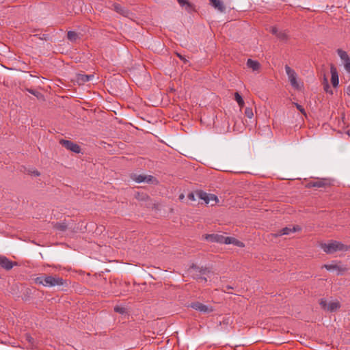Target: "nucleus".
I'll use <instances>...</instances> for the list:
<instances>
[{"label":"nucleus","instance_id":"412c9836","mask_svg":"<svg viewBox=\"0 0 350 350\" xmlns=\"http://www.w3.org/2000/svg\"><path fill=\"white\" fill-rule=\"evenodd\" d=\"M24 339L28 343V347L33 348L35 346V341L33 337L29 334H25Z\"/></svg>","mask_w":350,"mask_h":350},{"label":"nucleus","instance_id":"7c9ffc66","mask_svg":"<svg viewBox=\"0 0 350 350\" xmlns=\"http://www.w3.org/2000/svg\"><path fill=\"white\" fill-rule=\"evenodd\" d=\"M28 174L35 176H39L40 175V173L37 170L34 169L28 170Z\"/></svg>","mask_w":350,"mask_h":350},{"label":"nucleus","instance_id":"ea45409f","mask_svg":"<svg viewBox=\"0 0 350 350\" xmlns=\"http://www.w3.org/2000/svg\"><path fill=\"white\" fill-rule=\"evenodd\" d=\"M199 272H200V273H202V274H204V273H205V272H206V269H200V270H199Z\"/></svg>","mask_w":350,"mask_h":350},{"label":"nucleus","instance_id":"473e14b6","mask_svg":"<svg viewBox=\"0 0 350 350\" xmlns=\"http://www.w3.org/2000/svg\"><path fill=\"white\" fill-rule=\"evenodd\" d=\"M323 89L327 93H329L330 94H333V92L331 90L330 86L329 85V83L323 85Z\"/></svg>","mask_w":350,"mask_h":350},{"label":"nucleus","instance_id":"c9c22d12","mask_svg":"<svg viewBox=\"0 0 350 350\" xmlns=\"http://www.w3.org/2000/svg\"><path fill=\"white\" fill-rule=\"evenodd\" d=\"M198 281L199 282H206V278H204V277H198L196 278Z\"/></svg>","mask_w":350,"mask_h":350},{"label":"nucleus","instance_id":"37998d69","mask_svg":"<svg viewBox=\"0 0 350 350\" xmlns=\"http://www.w3.org/2000/svg\"><path fill=\"white\" fill-rule=\"evenodd\" d=\"M347 134L350 137V129L347 131Z\"/></svg>","mask_w":350,"mask_h":350},{"label":"nucleus","instance_id":"f704fd0d","mask_svg":"<svg viewBox=\"0 0 350 350\" xmlns=\"http://www.w3.org/2000/svg\"><path fill=\"white\" fill-rule=\"evenodd\" d=\"M187 198L191 201L195 200V195L193 193H189Z\"/></svg>","mask_w":350,"mask_h":350},{"label":"nucleus","instance_id":"2eb2a0df","mask_svg":"<svg viewBox=\"0 0 350 350\" xmlns=\"http://www.w3.org/2000/svg\"><path fill=\"white\" fill-rule=\"evenodd\" d=\"M0 265L6 270H10L14 263L5 256H0Z\"/></svg>","mask_w":350,"mask_h":350},{"label":"nucleus","instance_id":"dca6fc26","mask_svg":"<svg viewBox=\"0 0 350 350\" xmlns=\"http://www.w3.org/2000/svg\"><path fill=\"white\" fill-rule=\"evenodd\" d=\"M327 185V183L325 180L323 179H317L314 181H310L308 185V187H324Z\"/></svg>","mask_w":350,"mask_h":350},{"label":"nucleus","instance_id":"393cba45","mask_svg":"<svg viewBox=\"0 0 350 350\" xmlns=\"http://www.w3.org/2000/svg\"><path fill=\"white\" fill-rule=\"evenodd\" d=\"M278 39L282 41H286L288 39V36L286 31H280L278 33H277Z\"/></svg>","mask_w":350,"mask_h":350},{"label":"nucleus","instance_id":"ddd939ff","mask_svg":"<svg viewBox=\"0 0 350 350\" xmlns=\"http://www.w3.org/2000/svg\"><path fill=\"white\" fill-rule=\"evenodd\" d=\"M109 8L122 16H127L129 14V11L118 3H113Z\"/></svg>","mask_w":350,"mask_h":350},{"label":"nucleus","instance_id":"4468645a","mask_svg":"<svg viewBox=\"0 0 350 350\" xmlns=\"http://www.w3.org/2000/svg\"><path fill=\"white\" fill-rule=\"evenodd\" d=\"M330 72H331V82L332 85L336 88L338 85V74L336 68L332 65L330 68Z\"/></svg>","mask_w":350,"mask_h":350},{"label":"nucleus","instance_id":"f03ea898","mask_svg":"<svg viewBox=\"0 0 350 350\" xmlns=\"http://www.w3.org/2000/svg\"><path fill=\"white\" fill-rule=\"evenodd\" d=\"M321 247L327 254H334L337 251H347L348 247L341 242L332 241L327 243H321Z\"/></svg>","mask_w":350,"mask_h":350},{"label":"nucleus","instance_id":"1a4fd4ad","mask_svg":"<svg viewBox=\"0 0 350 350\" xmlns=\"http://www.w3.org/2000/svg\"><path fill=\"white\" fill-rule=\"evenodd\" d=\"M337 53L342 62L345 70L350 73V57L346 51L342 49H338Z\"/></svg>","mask_w":350,"mask_h":350},{"label":"nucleus","instance_id":"5701e85b","mask_svg":"<svg viewBox=\"0 0 350 350\" xmlns=\"http://www.w3.org/2000/svg\"><path fill=\"white\" fill-rule=\"evenodd\" d=\"M54 228L59 231H65L67 229V224L64 222H57L53 226Z\"/></svg>","mask_w":350,"mask_h":350},{"label":"nucleus","instance_id":"2f4dec72","mask_svg":"<svg viewBox=\"0 0 350 350\" xmlns=\"http://www.w3.org/2000/svg\"><path fill=\"white\" fill-rule=\"evenodd\" d=\"M296 108L301 113H303L304 115H306V111H305V109L304 108L299 104L298 103H294Z\"/></svg>","mask_w":350,"mask_h":350},{"label":"nucleus","instance_id":"9d476101","mask_svg":"<svg viewBox=\"0 0 350 350\" xmlns=\"http://www.w3.org/2000/svg\"><path fill=\"white\" fill-rule=\"evenodd\" d=\"M203 238L211 243H224L225 237L219 234H207L203 235Z\"/></svg>","mask_w":350,"mask_h":350},{"label":"nucleus","instance_id":"a878e982","mask_svg":"<svg viewBox=\"0 0 350 350\" xmlns=\"http://www.w3.org/2000/svg\"><path fill=\"white\" fill-rule=\"evenodd\" d=\"M135 198L140 201H146L148 198V196L145 193L137 192L135 193Z\"/></svg>","mask_w":350,"mask_h":350},{"label":"nucleus","instance_id":"6e6552de","mask_svg":"<svg viewBox=\"0 0 350 350\" xmlns=\"http://www.w3.org/2000/svg\"><path fill=\"white\" fill-rule=\"evenodd\" d=\"M59 144L67 150H69L75 153H79L81 152V147L77 144H75L70 140L61 139L59 141Z\"/></svg>","mask_w":350,"mask_h":350},{"label":"nucleus","instance_id":"7ed1b4c3","mask_svg":"<svg viewBox=\"0 0 350 350\" xmlns=\"http://www.w3.org/2000/svg\"><path fill=\"white\" fill-rule=\"evenodd\" d=\"M319 304L323 310L329 312L336 311L341 306L340 303L338 300H332L327 302L325 299H321Z\"/></svg>","mask_w":350,"mask_h":350},{"label":"nucleus","instance_id":"58836bf2","mask_svg":"<svg viewBox=\"0 0 350 350\" xmlns=\"http://www.w3.org/2000/svg\"><path fill=\"white\" fill-rule=\"evenodd\" d=\"M177 55L180 59L183 60L184 62H186V59L181 55H180V54H177Z\"/></svg>","mask_w":350,"mask_h":350},{"label":"nucleus","instance_id":"0eeeda50","mask_svg":"<svg viewBox=\"0 0 350 350\" xmlns=\"http://www.w3.org/2000/svg\"><path fill=\"white\" fill-rule=\"evenodd\" d=\"M286 73L288 75V80L291 83V85L295 89H299V85L297 81V74L294 70H293L288 65L285 66Z\"/></svg>","mask_w":350,"mask_h":350},{"label":"nucleus","instance_id":"a19ab883","mask_svg":"<svg viewBox=\"0 0 350 350\" xmlns=\"http://www.w3.org/2000/svg\"><path fill=\"white\" fill-rule=\"evenodd\" d=\"M191 269H192L193 271H197V270H198L199 269H198V267H197L196 266H193V267H191Z\"/></svg>","mask_w":350,"mask_h":350},{"label":"nucleus","instance_id":"39448f33","mask_svg":"<svg viewBox=\"0 0 350 350\" xmlns=\"http://www.w3.org/2000/svg\"><path fill=\"white\" fill-rule=\"evenodd\" d=\"M197 195L199 198L203 200L207 204L211 203V206H213L218 202V198L214 194L207 193L204 191H200L197 193Z\"/></svg>","mask_w":350,"mask_h":350},{"label":"nucleus","instance_id":"423d86ee","mask_svg":"<svg viewBox=\"0 0 350 350\" xmlns=\"http://www.w3.org/2000/svg\"><path fill=\"white\" fill-rule=\"evenodd\" d=\"M131 178L136 183H157V179L151 175L133 174Z\"/></svg>","mask_w":350,"mask_h":350},{"label":"nucleus","instance_id":"79ce46f5","mask_svg":"<svg viewBox=\"0 0 350 350\" xmlns=\"http://www.w3.org/2000/svg\"><path fill=\"white\" fill-rule=\"evenodd\" d=\"M179 198L180 200H183L184 198V195L183 194L180 195Z\"/></svg>","mask_w":350,"mask_h":350},{"label":"nucleus","instance_id":"4be33fe9","mask_svg":"<svg viewBox=\"0 0 350 350\" xmlns=\"http://www.w3.org/2000/svg\"><path fill=\"white\" fill-rule=\"evenodd\" d=\"M181 7H185V9L190 11L192 9V5L188 0H177Z\"/></svg>","mask_w":350,"mask_h":350},{"label":"nucleus","instance_id":"f8f14e48","mask_svg":"<svg viewBox=\"0 0 350 350\" xmlns=\"http://www.w3.org/2000/svg\"><path fill=\"white\" fill-rule=\"evenodd\" d=\"M94 76L93 75L77 74L76 81L79 85H82L86 82L92 81Z\"/></svg>","mask_w":350,"mask_h":350},{"label":"nucleus","instance_id":"e433bc0d","mask_svg":"<svg viewBox=\"0 0 350 350\" xmlns=\"http://www.w3.org/2000/svg\"><path fill=\"white\" fill-rule=\"evenodd\" d=\"M322 83H323V85H325L326 83H328V80H327V79L325 75H324V77H323V79Z\"/></svg>","mask_w":350,"mask_h":350},{"label":"nucleus","instance_id":"20e7f679","mask_svg":"<svg viewBox=\"0 0 350 350\" xmlns=\"http://www.w3.org/2000/svg\"><path fill=\"white\" fill-rule=\"evenodd\" d=\"M189 306L199 311L203 314H209L212 312H213L214 309L213 306L205 305L201 302L199 301H194L190 304Z\"/></svg>","mask_w":350,"mask_h":350},{"label":"nucleus","instance_id":"a211bd4d","mask_svg":"<svg viewBox=\"0 0 350 350\" xmlns=\"http://www.w3.org/2000/svg\"><path fill=\"white\" fill-rule=\"evenodd\" d=\"M210 3L214 8L221 12H224L226 10L225 5L221 0H210Z\"/></svg>","mask_w":350,"mask_h":350},{"label":"nucleus","instance_id":"cd10ccee","mask_svg":"<svg viewBox=\"0 0 350 350\" xmlns=\"http://www.w3.org/2000/svg\"><path fill=\"white\" fill-rule=\"evenodd\" d=\"M26 90H27L29 93H30V94H31L34 95L35 96H36L37 98H40V97H42V94H41L40 92L36 91V90H35L29 89V88H27V89H26Z\"/></svg>","mask_w":350,"mask_h":350},{"label":"nucleus","instance_id":"72a5a7b5","mask_svg":"<svg viewBox=\"0 0 350 350\" xmlns=\"http://www.w3.org/2000/svg\"><path fill=\"white\" fill-rule=\"evenodd\" d=\"M270 31L271 32V33H273V35H275V36H277V33H278L279 31L278 30L277 27H272L271 28V30Z\"/></svg>","mask_w":350,"mask_h":350},{"label":"nucleus","instance_id":"c85d7f7f","mask_svg":"<svg viewBox=\"0 0 350 350\" xmlns=\"http://www.w3.org/2000/svg\"><path fill=\"white\" fill-rule=\"evenodd\" d=\"M114 311L123 314L126 312V309L124 307L117 306L114 308Z\"/></svg>","mask_w":350,"mask_h":350},{"label":"nucleus","instance_id":"4c0bfd02","mask_svg":"<svg viewBox=\"0 0 350 350\" xmlns=\"http://www.w3.org/2000/svg\"><path fill=\"white\" fill-rule=\"evenodd\" d=\"M346 93L349 96H350V85L347 87Z\"/></svg>","mask_w":350,"mask_h":350},{"label":"nucleus","instance_id":"f257e3e1","mask_svg":"<svg viewBox=\"0 0 350 350\" xmlns=\"http://www.w3.org/2000/svg\"><path fill=\"white\" fill-rule=\"evenodd\" d=\"M36 284L42 285L45 287H53L55 286H62L65 284V280L57 275H51L42 274L34 279Z\"/></svg>","mask_w":350,"mask_h":350},{"label":"nucleus","instance_id":"9b49d317","mask_svg":"<svg viewBox=\"0 0 350 350\" xmlns=\"http://www.w3.org/2000/svg\"><path fill=\"white\" fill-rule=\"evenodd\" d=\"M301 228L298 226H295L291 227H285L281 229L277 234H275V236H282V235H287L290 234L292 232H295L297 231L300 230Z\"/></svg>","mask_w":350,"mask_h":350},{"label":"nucleus","instance_id":"c756f323","mask_svg":"<svg viewBox=\"0 0 350 350\" xmlns=\"http://www.w3.org/2000/svg\"><path fill=\"white\" fill-rule=\"evenodd\" d=\"M245 115L248 118H252L253 117V116H254L252 109L250 108V107L245 108Z\"/></svg>","mask_w":350,"mask_h":350},{"label":"nucleus","instance_id":"b1692460","mask_svg":"<svg viewBox=\"0 0 350 350\" xmlns=\"http://www.w3.org/2000/svg\"><path fill=\"white\" fill-rule=\"evenodd\" d=\"M234 99L237 102L240 108H242L244 106V104H245L244 100L239 92L234 93Z\"/></svg>","mask_w":350,"mask_h":350},{"label":"nucleus","instance_id":"6ab92c4d","mask_svg":"<svg viewBox=\"0 0 350 350\" xmlns=\"http://www.w3.org/2000/svg\"><path fill=\"white\" fill-rule=\"evenodd\" d=\"M224 243L225 244H233L236 246H239V247H244V244L241 241L236 239L234 237H225Z\"/></svg>","mask_w":350,"mask_h":350},{"label":"nucleus","instance_id":"aec40b11","mask_svg":"<svg viewBox=\"0 0 350 350\" xmlns=\"http://www.w3.org/2000/svg\"><path fill=\"white\" fill-rule=\"evenodd\" d=\"M247 66L249 68H251L253 71H256L260 68V65L258 62L248 59L247 62Z\"/></svg>","mask_w":350,"mask_h":350},{"label":"nucleus","instance_id":"f3484780","mask_svg":"<svg viewBox=\"0 0 350 350\" xmlns=\"http://www.w3.org/2000/svg\"><path fill=\"white\" fill-rule=\"evenodd\" d=\"M322 268H325L328 271H337L338 274H341L345 270V268L340 267L337 264L323 265Z\"/></svg>","mask_w":350,"mask_h":350},{"label":"nucleus","instance_id":"bb28decb","mask_svg":"<svg viewBox=\"0 0 350 350\" xmlns=\"http://www.w3.org/2000/svg\"><path fill=\"white\" fill-rule=\"evenodd\" d=\"M67 38L71 42H75L78 38V35L75 31H69L67 33Z\"/></svg>","mask_w":350,"mask_h":350}]
</instances>
